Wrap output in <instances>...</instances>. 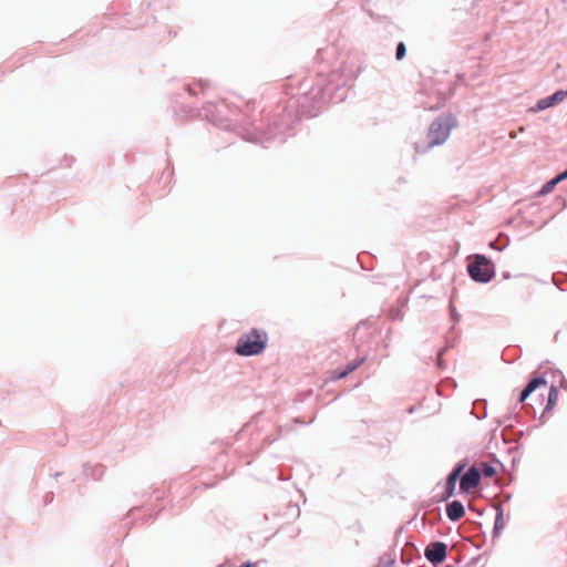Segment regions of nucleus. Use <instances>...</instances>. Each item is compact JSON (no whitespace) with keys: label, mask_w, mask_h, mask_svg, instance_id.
Returning a JSON list of instances; mask_svg holds the SVG:
<instances>
[{"label":"nucleus","mask_w":567,"mask_h":567,"mask_svg":"<svg viewBox=\"0 0 567 567\" xmlns=\"http://www.w3.org/2000/svg\"><path fill=\"white\" fill-rule=\"evenodd\" d=\"M478 470L480 474L483 473L486 477H493L496 474V467L494 464L482 463Z\"/></svg>","instance_id":"10"},{"label":"nucleus","mask_w":567,"mask_h":567,"mask_svg":"<svg viewBox=\"0 0 567 567\" xmlns=\"http://www.w3.org/2000/svg\"><path fill=\"white\" fill-rule=\"evenodd\" d=\"M405 55V45L403 42H400L396 47V59L401 60Z\"/></svg>","instance_id":"14"},{"label":"nucleus","mask_w":567,"mask_h":567,"mask_svg":"<svg viewBox=\"0 0 567 567\" xmlns=\"http://www.w3.org/2000/svg\"><path fill=\"white\" fill-rule=\"evenodd\" d=\"M481 475L476 466H472L462 477L460 487L463 492H470L476 488L480 484Z\"/></svg>","instance_id":"4"},{"label":"nucleus","mask_w":567,"mask_h":567,"mask_svg":"<svg viewBox=\"0 0 567 567\" xmlns=\"http://www.w3.org/2000/svg\"><path fill=\"white\" fill-rule=\"evenodd\" d=\"M464 514L465 509L460 501H453L446 507V515L453 522L461 519L464 516Z\"/></svg>","instance_id":"7"},{"label":"nucleus","mask_w":567,"mask_h":567,"mask_svg":"<svg viewBox=\"0 0 567 567\" xmlns=\"http://www.w3.org/2000/svg\"><path fill=\"white\" fill-rule=\"evenodd\" d=\"M546 384L547 381L542 377L533 379L522 391L519 402H524L530 395V393L540 386H546Z\"/></svg>","instance_id":"9"},{"label":"nucleus","mask_w":567,"mask_h":567,"mask_svg":"<svg viewBox=\"0 0 567 567\" xmlns=\"http://www.w3.org/2000/svg\"><path fill=\"white\" fill-rule=\"evenodd\" d=\"M267 342L268 337L266 332L256 329L250 331V355L261 353L266 349Z\"/></svg>","instance_id":"5"},{"label":"nucleus","mask_w":567,"mask_h":567,"mask_svg":"<svg viewBox=\"0 0 567 567\" xmlns=\"http://www.w3.org/2000/svg\"><path fill=\"white\" fill-rule=\"evenodd\" d=\"M361 363H362V360H360L358 362L349 363L347 369L344 371L340 372L336 378L341 379V378L347 377L349 373L354 371Z\"/></svg>","instance_id":"13"},{"label":"nucleus","mask_w":567,"mask_h":567,"mask_svg":"<svg viewBox=\"0 0 567 567\" xmlns=\"http://www.w3.org/2000/svg\"><path fill=\"white\" fill-rule=\"evenodd\" d=\"M565 178H567V169L564 173H561L560 175H558L555 179H553L549 184H547L546 187L554 186L555 184H557L558 182H560Z\"/></svg>","instance_id":"15"},{"label":"nucleus","mask_w":567,"mask_h":567,"mask_svg":"<svg viewBox=\"0 0 567 567\" xmlns=\"http://www.w3.org/2000/svg\"><path fill=\"white\" fill-rule=\"evenodd\" d=\"M240 567H248V565H243V566H240Z\"/></svg>","instance_id":"16"},{"label":"nucleus","mask_w":567,"mask_h":567,"mask_svg":"<svg viewBox=\"0 0 567 567\" xmlns=\"http://www.w3.org/2000/svg\"><path fill=\"white\" fill-rule=\"evenodd\" d=\"M446 545L442 542L430 544L425 549V557L433 564L442 563L446 557Z\"/></svg>","instance_id":"3"},{"label":"nucleus","mask_w":567,"mask_h":567,"mask_svg":"<svg viewBox=\"0 0 567 567\" xmlns=\"http://www.w3.org/2000/svg\"><path fill=\"white\" fill-rule=\"evenodd\" d=\"M558 400V390L556 386H550L549 393H548V402H547V410H550L555 406L556 402Z\"/></svg>","instance_id":"11"},{"label":"nucleus","mask_w":567,"mask_h":567,"mask_svg":"<svg viewBox=\"0 0 567 567\" xmlns=\"http://www.w3.org/2000/svg\"><path fill=\"white\" fill-rule=\"evenodd\" d=\"M456 121L452 115L435 120L429 128V147L442 145L450 136L451 128L455 126Z\"/></svg>","instance_id":"1"},{"label":"nucleus","mask_w":567,"mask_h":567,"mask_svg":"<svg viewBox=\"0 0 567 567\" xmlns=\"http://www.w3.org/2000/svg\"><path fill=\"white\" fill-rule=\"evenodd\" d=\"M236 352L240 355H248V339L241 338L239 340Z\"/></svg>","instance_id":"12"},{"label":"nucleus","mask_w":567,"mask_h":567,"mask_svg":"<svg viewBox=\"0 0 567 567\" xmlns=\"http://www.w3.org/2000/svg\"><path fill=\"white\" fill-rule=\"evenodd\" d=\"M464 466L458 465L456 468L453 470V472L449 475L446 486H445V493L446 498L453 496L455 491L456 481L458 480Z\"/></svg>","instance_id":"8"},{"label":"nucleus","mask_w":567,"mask_h":567,"mask_svg":"<svg viewBox=\"0 0 567 567\" xmlns=\"http://www.w3.org/2000/svg\"><path fill=\"white\" fill-rule=\"evenodd\" d=\"M467 270L471 278L478 282H488L495 275L493 265L483 255H476Z\"/></svg>","instance_id":"2"},{"label":"nucleus","mask_w":567,"mask_h":567,"mask_svg":"<svg viewBox=\"0 0 567 567\" xmlns=\"http://www.w3.org/2000/svg\"><path fill=\"white\" fill-rule=\"evenodd\" d=\"M567 96V91L559 90L555 92L553 95L542 99L537 102L536 106L532 109V111H543L550 106H554L560 102H563Z\"/></svg>","instance_id":"6"}]
</instances>
